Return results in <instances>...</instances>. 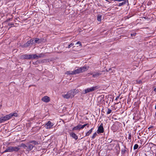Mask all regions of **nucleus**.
<instances>
[{"label":"nucleus","instance_id":"nucleus-11","mask_svg":"<svg viewBox=\"0 0 156 156\" xmlns=\"http://www.w3.org/2000/svg\"><path fill=\"white\" fill-rule=\"evenodd\" d=\"M11 115L9 114L4 117H2V119H3V122L9 120L11 118Z\"/></svg>","mask_w":156,"mask_h":156},{"label":"nucleus","instance_id":"nucleus-48","mask_svg":"<svg viewBox=\"0 0 156 156\" xmlns=\"http://www.w3.org/2000/svg\"><path fill=\"white\" fill-rule=\"evenodd\" d=\"M10 20V19H9V20Z\"/></svg>","mask_w":156,"mask_h":156},{"label":"nucleus","instance_id":"nucleus-47","mask_svg":"<svg viewBox=\"0 0 156 156\" xmlns=\"http://www.w3.org/2000/svg\"><path fill=\"white\" fill-rule=\"evenodd\" d=\"M105 0L106 1H108L107 0Z\"/></svg>","mask_w":156,"mask_h":156},{"label":"nucleus","instance_id":"nucleus-17","mask_svg":"<svg viewBox=\"0 0 156 156\" xmlns=\"http://www.w3.org/2000/svg\"><path fill=\"white\" fill-rule=\"evenodd\" d=\"M128 1H124L123 2H122L121 3H119L118 6H121L122 5H124L128 4Z\"/></svg>","mask_w":156,"mask_h":156},{"label":"nucleus","instance_id":"nucleus-7","mask_svg":"<svg viewBox=\"0 0 156 156\" xmlns=\"http://www.w3.org/2000/svg\"><path fill=\"white\" fill-rule=\"evenodd\" d=\"M62 96L64 98L66 99L72 98L70 91H69L66 94H62Z\"/></svg>","mask_w":156,"mask_h":156},{"label":"nucleus","instance_id":"nucleus-19","mask_svg":"<svg viewBox=\"0 0 156 156\" xmlns=\"http://www.w3.org/2000/svg\"><path fill=\"white\" fill-rule=\"evenodd\" d=\"M94 128H92L91 129L89 130L86 133V136H87L89 135L91 133L92 131V130Z\"/></svg>","mask_w":156,"mask_h":156},{"label":"nucleus","instance_id":"nucleus-24","mask_svg":"<svg viewBox=\"0 0 156 156\" xmlns=\"http://www.w3.org/2000/svg\"><path fill=\"white\" fill-rule=\"evenodd\" d=\"M66 73L68 75H74L73 71H67Z\"/></svg>","mask_w":156,"mask_h":156},{"label":"nucleus","instance_id":"nucleus-29","mask_svg":"<svg viewBox=\"0 0 156 156\" xmlns=\"http://www.w3.org/2000/svg\"><path fill=\"white\" fill-rule=\"evenodd\" d=\"M112 111V110L111 109H110L108 108L107 112V114H110L111 112Z\"/></svg>","mask_w":156,"mask_h":156},{"label":"nucleus","instance_id":"nucleus-8","mask_svg":"<svg viewBox=\"0 0 156 156\" xmlns=\"http://www.w3.org/2000/svg\"><path fill=\"white\" fill-rule=\"evenodd\" d=\"M31 55H24L21 56V58L23 59H31Z\"/></svg>","mask_w":156,"mask_h":156},{"label":"nucleus","instance_id":"nucleus-15","mask_svg":"<svg viewBox=\"0 0 156 156\" xmlns=\"http://www.w3.org/2000/svg\"><path fill=\"white\" fill-rule=\"evenodd\" d=\"M73 71L74 75L79 74L81 73L80 68H79L77 69H75Z\"/></svg>","mask_w":156,"mask_h":156},{"label":"nucleus","instance_id":"nucleus-35","mask_svg":"<svg viewBox=\"0 0 156 156\" xmlns=\"http://www.w3.org/2000/svg\"><path fill=\"white\" fill-rule=\"evenodd\" d=\"M77 44H79V46L81 45V43L80 41H78L77 43H76V45H77Z\"/></svg>","mask_w":156,"mask_h":156},{"label":"nucleus","instance_id":"nucleus-1","mask_svg":"<svg viewBox=\"0 0 156 156\" xmlns=\"http://www.w3.org/2000/svg\"><path fill=\"white\" fill-rule=\"evenodd\" d=\"M20 150L19 147L17 146H9L5 150L4 152H17Z\"/></svg>","mask_w":156,"mask_h":156},{"label":"nucleus","instance_id":"nucleus-38","mask_svg":"<svg viewBox=\"0 0 156 156\" xmlns=\"http://www.w3.org/2000/svg\"><path fill=\"white\" fill-rule=\"evenodd\" d=\"M136 33H134L133 34H131V35L132 36H136Z\"/></svg>","mask_w":156,"mask_h":156},{"label":"nucleus","instance_id":"nucleus-32","mask_svg":"<svg viewBox=\"0 0 156 156\" xmlns=\"http://www.w3.org/2000/svg\"><path fill=\"white\" fill-rule=\"evenodd\" d=\"M131 138V133H129V134L128 138L129 140H130Z\"/></svg>","mask_w":156,"mask_h":156},{"label":"nucleus","instance_id":"nucleus-44","mask_svg":"<svg viewBox=\"0 0 156 156\" xmlns=\"http://www.w3.org/2000/svg\"><path fill=\"white\" fill-rule=\"evenodd\" d=\"M155 108L156 109V105L155 106Z\"/></svg>","mask_w":156,"mask_h":156},{"label":"nucleus","instance_id":"nucleus-30","mask_svg":"<svg viewBox=\"0 0 156 156\" xmlns=\"http://www.w3.org/2000/svg\"><path fill=\"white\" fill-rule=\"evenodd\" d=\"M138 145L137 144H135V145L134 146L133 149H134V150L138 148Z\"/></svg>","mask_w":156,"mask_h":156},{"label":"nucleus","instance_id":"nucleus-21","mask_svg":"<svg viewBox=\"0 0 156 156\" xmlns=\"http://www.w3.org/2000/svg\"><path fill=\"white\" fill-rule=\"evenodd\" d=\"M34 147V146L33 145L31 144H29L28 146V149L30 150H31Z\"/></svg>","mask_w":156,"mask_h":156},{"label":"nucleus","instance_id":"nucleus-39","mask_svg":"<svg viewBox=\"0 0 156 156\" xmlns=\"http://www.w3.org/2000/svg\"><path fill=\"white\" fill-rule=\"evenodd\" d=\"M2 120L3 119H2V117L0 118V123H2L3 122Z\"/></svg>","mask_w":156,"mask_h":156},{"label":"nucleus","instance_id":"nucleus-37","mask_svg":"<svg viewBox=\"0 0 156 156\" xmlns=\"http://www.w3.org/2000/svg\"><path fill=\"white\" fill-rule=\"evenodd\" d=\"M14 25V24L12 23H9L8 24L9 26H10L11 27H12V26H13Z\"/></svg>","mask_w":156,"mask_h":156},{"label":"nucleus","instance_id":"nucleus-25","mask_svg":"<svg viewBox=\"0 0 156 156\" xmlns=\"http://www.w3.org/2000/svg\"><path fill=\"white\" fill-rule=\"evenodd\" d=\"M34 43H40V40L38 38H35L34 41Z\"/></svg>","mask_w":156,"mask_h":156},{"label":"nucleus","instance_id":"nucleus-9","mask_svg":"<svg viewBox=\"0 0 156 156\" xmlns=\"http://www.w3.org/2000/svg\"><path fill=\"white\" fill-rule=\"evenodd\" d=\"M41 100L45 102H48L50 101V98L47 96H45L42 98Z\"/></svg>","mask_w":156,"mask_h":156},{"label":"nucleus","instance_id":"nucleus-43","mask_svg":"<svg viewBox=\"0 0 156 156\" xmlns=\"http://www.w3.org/2000/svg\"><path fill=\"white\" fill-rule=\"evenodd\" d=\"M118 98H119V97H117V98H116V99H115V100H117V99H118Z\"/></svg>","mask_w":156,"mask_h":156},{"label":"nucleus","instance_id":"nucleus-33","mask_svg":"<svg viewBox=\"0 0 156 156\" xmlns=\"http://www.w3.org/2000/svg\"><path fill=\"white\" fill-rule=\"evenodd\" d=\"M113 1H118L119 2H121V1L123 2L124 1H128V0H113Z\"/></svg>","mask_w":156,"mask_h":156},{"label":"nucleus","instance_id":"nucleus-27","mask_svg":"<svg viewBox=\"0 0 156 156\" xmlns=\"http://www.w3.org/2000/svg\"><path fill=\"white\" fill-rule=\"evenodd\" d=\"M87 125H88V126H87V127H89V124L87 123H86V124H84V125H81L80 124V126H81V129H83L85 126H87Z\"/></svg>","mask_w":156,"mask_h":156},{"label":"nucleus","instance_id":"nucleus-12","mask_svg":"<svg viewBox=\"0 0 156 156\" xmlns=\"http://www.w3.org/2000/svg\"><path fill=\"white\" fill-rule=\"evenodd\" d=\"M103 72V71H102ZM102 72H97L95 74H93V73H91V74L92 75L93 77L94 78H97L100 75H101Z\"/></svg>","mask_w":156,"mask_h":156},{"label":"nucleus","instance_id":"nucleus-16","mask_svg":"<svg viewBox=\"0 0 156 156\" xmlns=\"http://www.w3.org/2000/svg\"><path fill=\"white\" fill-rule=\"evenodd\" d=\"M70 135L73 138L75 139L76 140L78 139V136L73 133H71L70 134Z\"/></svg>","mask_w":156,"mask_h":156},{"label":"nucleus","instance_id":"nucleus-26","mask_svg":"<svg viewBox=\"0 0 156 156\" xmlns=\"http://www.w3.org/2000/svg\"><path fill=\"white\" fill-rule=\"evenodd\" d=\"M97 20L99 21H101V16L100 15H99L97 17Z\"/></svg>","mask_w":156,"mask_h":156},{"label":"nucleus","instance_id":"nucleus-36","mask_svg":"<svg viewBox=\"0 0 156 156\" xmlns=\"http://www.w3.org/2000/svg\"><path fill=\"white\" fill-rule=\"evenodd\" d=\"M137 83L138 84H140L142 83V81L141 80H137L136 81Z\"/></svg>","mask_w":156,"mask_h":156},{"label":"nucleus","instance_id":"nucleus-14","mask_svg":"<svg viewBox=\"0 0 156 156\" xmlns=\"http://www.w3.org/2000/svg\"><path fill=\"white\" fill-rule=\"evenodd\" d=\"M98 101L100 103H102L104 101V97L103 95H101L98 97Z\"/></svg>","mask_w":156,"mask_h":156},{"label":"nucleus","instance_id":"nucleus-46","mask_svg":"<svg viewBox=\"0 0 156 156\" xmlns=\"http://www.w3.org/2000/svg\"><path fill=\"white\" fill-rule=\"evenodd\" d=\"M1 106H0V108H1Z\"/></svg>","mask_w":156,"mask_h":156},{"label":"nucleus","instance_id":"nucleus-2","mask_svg":"<svg viewBox=\"0 0 156 156\" xmlns=\"http://www.w3.org/2000/svg\"><path fill=\"white\" fill-rule=\"evenodd\" d=\"M99 86H96L90 88H88L82 91V93L83 94H87L90 92L94 91L99 88Z\"/></svg>","mask_w":156,"mask_h":156},{"label":"nucleus","instance_id":"nucleus-40","mask_svg":"<svg viewBox=\"0 0 156 156\" xmlns=\"http://www.w3.org/2000/svg\"><path fill=\"white\" fill-rule=\"evenodd\" d=\"M154 128V126H151L150 127H149L148 129H150L153 128Z\"/></svg>","mask_w":156,"mask_h":156},{"label":"nucleus","instance_id":"nucleus-45","mask_svg":"<svg viewBox=\"0 0 156 156\" xmlns=\"http://www.w3.org/2000/svg\"><path fill=\"white\" fill-rule=\"evenodd\" d=\"M111 69H109V71L110 70H111Z\"/></svg>","mask_w":156,"mask_h":156},{"label":"nucleus","instance_id":"nucleus-13","mask_svg":"<svg viewBox=\"0 0 156 156\" xmlns=\"http://www.w3.org/2000/svg\"><path fill=\"white\" fill-rule=\"evenodd\" d=\"M72 98L76 94L78 93V90L76 89H73L69 91Z\"/></svg>","mask_w":156,"mask_h":156},{"label":"nucleus","instance_id":"nucleus-34","mask_svg":"<svg viewBox=\"0 0 156 156\" xmlns=\"http://www.w3.org/2000/svg\"><path fill=\"white\" fill-rule=\"evenodd\" d=\"M126 151V150L125 149H122L121 150V152L123 154H124V153H125Z\"/></svg>","mask_w":156,"mask_h":156},{"label":"nucleus","instance_id":"nucleus-42","mask_svg":"<svg viewBox=\"0 0 156 156\" xmlns=\"http://www.w3.org/2000/svg\"><path fill=\"white\" fill-rule=\"evenodd\" d=\"M144 155L143 156H145L146 154L145 153H143Z\"/></svg>","mask_w":156,"mask_h":156},{"label":"nucleus","instance_id":"nucleus-31","mask_svg":"<svg viewBox=\"0 0 156 156\" xmlns=\"http://www.w3.org/2000/svg\"><path fill=\"white\" fill-rule=\"evenodd\" d=\"M74 44L73 43H71V44H70L68 46V48H71L72 46H73L74 45Z\"/></svg>","mask_w":156,"mask_h":156},{"label":"nucleus","instance_id":"nucleus-28","mask_svg":"<svg viewBox=\"0 0 156 156\" xmlns=\"http://www.w3.org/2000/svg\"><path fill=\"white\" fill-rule=\"evenodd\" d=\"M97 133L96 132H95L93 135L92 136V139H94L95 137L97 136Z\"/></svg>","mask_w":156,"mask_h":156},{"label":"nucleus","instance_id":"nucleus-4","mask_svg":"<svg viewBox=\"0 0 156 156\" xmlns=\"http://www.w3.org/2000/svg\"><path fill=\"white\" fill-rule=\"evenodd\" d=\"M34 40L33 39H31L30 41H28L26 43L24 44L23 46V47H27L30 45H32L34 43Z\"/></svg>","mask_w":156,"mask_h":156},{"label":"nucleus","instance_id":"nucleus-20","mask_svg":"<svg viewBox=\"0 0 156 156\" xmlns=\"http://www.w3.org/2000/svg\"><path fill=\"white\" fill-rule=\"evenodd\" d=\"M29 143H33L34 144V145L38 144H39L38 142L35 140L30 141Z\"/></svg>","mask_w":156,"mask_h":156},{"label":"nucleus","instance_id":"nucleus-10","mask_svg":"<svg viewBox=\"0 0 156 156\" xmlns=\"http://www.w3.org/2000/svg\"><path fill=\"white\" fill-rule=\"evenodd\" d=\"M89 66H84L82 67H80V69L81 73H83L84 72L87 71L89 68Z\"/></svg>","mask_w":156,"mask_h":156},{"label":"nucleus","instance_id":"nucleus-18","mask_svg":"<svg viewBox=\"0 0 156 156\" xmlns=\"http://www.w3.org/2000/svg\"><path fill=\"white\" fill-rule=\"evenodd\" d=\"M81 129L80 124H79L77 126L74 127L73 128V130H77V129Z\"/></svg>","mask_w":156,"mask_h":156},{"label":"nucleus","instance_id":"nucleus-5","mask_svg":"<svg viewBox=\"0 0 156 156\" xmlns=\"http://www.w3.org/2000/svg\"><path fill=\"white\" fill-rule=\"evenodd\" d=\"M103 124L101 123L100 126L98 127V129L97 130L98 133H103L104 132V129L103 127Z\"/></svg>","mask_w":156,"mask_h":156},{"label":"nucleus","instance_id":"nucleus-41","mask_svg":"<svg viewBox=\"0 0 156 156\" xmlns=\"http://www.w3.org/2000/svg\"><path fill=\"white\" fill-rule=\"evenodd\" d=\"M154 90L156 92V87L154 89Z\"/></svg>","mask_w":156,"mask_h":156},{"label":"nucleus","instance_id":"nucleus-6","mask_svg":"<svg viewBox=\"0 0 156 156\" xmlns=\"http://www.w3.org/2000/svg\"><path fill=\"white\" fill-rule=\"evenodd\" d=\"M53 125L54 124L53 123L50 121H48L45 124V127L47 129H50L52 128Z\"/></svg>","mask_w":156,"mask_h":156},{"label":"nucleus","instance_id":"nucleus-22","mask_svg":"<svg viewBox=\"0 0 156 156\" xmlns=\"http://www.w3.org/2000/svg\"><path fill=\"white\" fill-rule=\"evenodd\" d=\"M18 147H19V148L20 149V147H23L24 148H25L26 147H27V146L24 144L22 143L20 145L18 146Z\"/></svg>","mask_w":156,"mask_h":156},{"label":"nucleus","instance_id":"nucleus-3","mask_svg":"<svg viewBox=\"0 0 156 156\" xmlns=\"http://www.w3.org/2000/svg\"><path fill=\"white\" fill-rule=\"evenodd\" d=\"M31 55V59H38L39 58L43 57L44 56V54L42 53L38 54V55L36 54H32Z\"/></svg>","mask_w":156,"mask_h":156},{"label":"nucleus","instance_id":"nucleus-23","mask_svg":"<svg viewBox=\"0 0 156 156\" xmlns=\"http://www.w3.org/2000/svg\"><path fill=\"white\" fill-rule=\"evenodd\" d=\"M10 115H11V118L12 116H14L15 117H17L18 116V114L16 113H11L9 114Z\"/></svg>","mask_w":156,"mask_h":156}]
</instances>
